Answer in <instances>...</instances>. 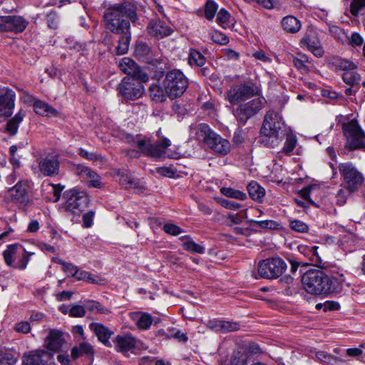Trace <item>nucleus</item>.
<instances>
[{"instance_id": "f257e3e1", "label": "nucleus", "mask_w": 365, "mask_h": 365, "mask_svg": "<svg viewBox=\"0 0 365 365\" xmlns=\"http://www.w3.org/2000/svg\"><path fill=\"white\" fill-rule=\"evenodd\" d=\"M136 6L130 3L117 4L109 7L104 14L106 27L115 34H128L130 21L138 20Z\"/></svg>"}, {"instance_id": "f03ea898", "label": "nucleus", "mask_w": 365, "mask_h": 365, "mask_svg": "<svg viewBox=\"0 0 365 365\" xmlns=\"http://www.w3.org/2000/svg\"><path fill=\"white\" fill-rule=\"evenodd\" d=\"M343 279L329 277L321 269H311L302 276V282L304 289L312 294H324L337 292L341 288Z\"/></svg>"}, {"instance_id": "7ed1b4c3", "label": "nucleus", "mask_w": 365, "mask_h": 365, "mask_svg": "<svg viewBox=\"0 0 365 365\" xmlns=\"http://www.w3.org/2000/svg\"><path fill=\"white\" fill-rule=\"evenodd\" d=\"M287 130L282 115L269 110L264 116L260 130L261 142L267 148H275L284 139Z\"/></svg>"}, {"instance_id": "20e7f679", "label": "nucleus", "mask_w": 365, "mask_h": 365, "mask_svg": "<svg viewBox=\"0 0 365 365\" xmlns=\"http://www.w3.org/2000/svg\"><path fill=\"white\" fill-rule=\"evenodd\" d=\"M196 137L198 140L203 141L216 153L225 155L230 152V142L212 131L210 126L205 123H200L197 125Z\"/></svg>"}, {"instance_id": "39448f33", "label": "nucleus", "mask_w": 365, "mask_h": 365, "mask_svg": "<svg viewBox=\"0 0 365 365\" xmlns=\"http://www.w3.org/2000/svg\"><path fill=\"white\" fill-rule=\"evenodd\" d=\"M188 84L187 77L178 69L168 71L163 80L165 91L170 99L180 97L187 88Z\"/></svg>"}, {"instance_id": "423d86ee", "label": "nucleus", "mask_w": 365, "mask_h": 365, "mask_svg": "<svg viewBox=\"0 0 365 365\" xmlns=\"http://www.w3.org/2000/svg\"><path fill=\"white\" fill-rule=\"evenodd\" d=\"M31 255L21 245L18 244L9 245L3 252L6 264L21 270L26 269Z\"/></svg>"}, {"instance_id": "0eeeda50", "label": "nucleus", "mask_w": 365, "mask_h": 365, "mask_svg": "<svg viewBox=\"0 0 365 365\" xmlns=\"http://www.w3.org/2000/svg\"><path fill=\"white\" fill-rule=\"evenodd\" d=\"M260 93V89L252 83H244L234 85L227 90L226 99L233 105L238 104Z\"/></svg>"}, {"instance_id": "6e6552de", "label": "nucleus", "mask_w": 365, "mask_h": 365, "mask_svg": "<svg viewBox=\"0 0 365 365\" xmlns=\"http://www.w3.org/2000/svg\"><path fill=\"white\" fill-rule=\"evenodd\" d=\"M287 269L284 261L279 258H269L262 260L258 264L257 274L255 278L272 279L281 276Z\"/></svg>"}, {"instance_id": "1a4fd4ad", "label": "nucleus", "mask_w": 365, "mask_h": 365, "mask_svg": "<svg viewBox=\"0 0 365 365\" xmlns=\"http://www.w3.org/2000/svg\"><path fill=\"white\" fill-rule=\"evenodd\" d=\"M66 210L79 215L88 205V197L84 191L78 189L66 190L63 194Z\"/></svg>"}, {"instance_id": "9d476101", "label": "nucleus", "mask_w": 365, "mask_h": 365, "mask_svg": "<svg viewBox=\"0 0 365 365\" xmlns=\"http://www.w3.org/2000/svg\"><path fill=\"white\" fill-rule=\"evenodd\" d=\"M343 131L346 138V147L350 150L365 148V133L356 120H352L344 123Z\"/></svg>"}, {"instance_id": "9b49d317", "label": "nucleus", "mask_w": 365, "mask_h": 365, "mask_svg": "<svg viewBox=\"0 0 365 365\" xmlns=\"http://www.w3.org/2000/svg\"><path fill=\"white\" fill-rule=\"evenodd\" d=\"M160 132L161 129H159L157 133L159 140L155 143L145 139L138 142V148L142 153L152 158H160L165 154V150L171 145V141L167 138H161Z\"/></svg>"}, {"instance_id": "f8f14e48", "label": "nucleus", "mask_w": 365, "mask_h": 365, "mask_svg": "<svg viewBox=\"0 0 365 365\" xmlns=\"http://www.w3.org/2000/svg\"><path fill=\"white\" fill-rule=\"evenodd\" d=\"M264 103V98H254L245 103L240 104L233 111V114L240 123L245 125L249 118L262 109Z\"/></svg>"}, {"instance_id": "ddd939ff", "label": "nucleus", "mask_w": 365, "mask_h": 365, "mask_svg": "<svg viewBox=\"0 0 365 365\" xmlns=\"http://www.w3.org/2000/svg\"><path fill=\"white\" fill-rule=\"evenodd\" d=\"M339 171L350 192H354L361 186L363 182L362 175L351 163L347 162L339 164Z\"/></svg>"}, {"instance_id": "4468645a", "label": "nucleus", "mask_w": 365, "mask_h": 365, "mask_svg": "<svg viewBox=\"0 0 365 365\" xmlns=\"http://www.w3.org/2000/svg\"><path fill=\"white\" fill-rule=\"evenodd\" d=\"M143 82L129 76L124 77L118 86L119 93L125 99L135 100L142 96L144 87Z\"/></svg>"}, {"instance_id": "2eb2a0df", "label": "nucleus", "mask_w": 365, "mask_h": 365, "mask_svg": "<svg viewBox=\"0 0 365 365\" xmlns=\"http://www.w3.org/2000/svg\"><path fill=\"white\" fill-rule=\"evenodd\" d=\"M119 68L129 77L140 82L149 81L148 75L132 59L128 57L123 58L119 63Z\"/></svg>"}, {"instance_id": "dca6fc26", "label": "nucleus", "mask_w": 365, "mask_h": 365, "mask_svg": "<svg viewBox=\"0 0 365 365\" xmlns=\"http://www.w3.org/2000/svg\"><path fill=\"white\" fill-rule=\"evenodd\" d=\"M28 21L19 16H0V31L3 32H23Z\"/></svg>"}, {"instance_id": "f3484780", "label": "nucleus", "mask_w": 365, "mask_h": 365, "mask_svg": "<svg viewBox=\"0 0 365 365\" xmlns=\"http://www.w3.org/2000/svg\"><path fill=\"white\" fill-rule=\"evenodd\" d=\"M16 93L9 88L0 86V115L10 117L15 107Z\"/></svg>"}, {"instance_id": "a211bd4d", "label": "nucleus", "mask_w": 365, "mask_h": 365, "mask_svg": "<svg viewBox=\"0 0 365 365\" xmlns=\"http://www.w3.org/2000/svg\"><path fill=\"white\" fill-rule=\"evenodd\" d=\"M148 33L156 38H162L170 35L172 29L160 19H152L147 26Z\"/></svg>"}, {"instance_id": "6ab92c4d", "label": "nucleus", "mask_w": 365, "mask_h": 365, "mask_svg": "<svg viewBox=\"0 0 365 365\" xmlns=\"http://www.w3.org/2000/svg\"><path fill=\"white\" fill-rule=\"evenodd\" d=\"M66 343L63 333L58 329H51L45 339V346L52 351H58Z\"/></svg>"}, {"instance_id": "aec40b11", "label": "nucleus", "mask_w": 365, "mask_h": 365, "mask_svg": "<svg viewBox=\"0 0 365 365\" xmlns=\"http://www.w3.org/2000/svg\"><path fill=\"white\" fill-rule=\"evenodd\" d=\"M51 357L45 350H36L25 355L23 358L24 365H48L47 361Z\"/></svg>"}, {"instance_id": "412c9836", "label": "nucleus", "mask_w": 365, "mask_h": 365, "mask_svg": "<svg viewBox=\"0 0 365 365\" xmlns=\"http://www.w3.org/2000/svg\"><path fill=\"white\" fill-rule=\"evenodd\" d=\"M29 182L27 180L19 181L13 187L9 190L13 200L17 202H24L28 199Z\"/></svg>"}, {"instance_id": "4be33fe9", "label": "nucleus", "mask_w": 365, "mask_h": 365, "mask_svg": "<svg viewBox=\"0 0 365 365\" xmlns=\"http://www.w3.org/2000/svg\"><path fill=\"white\" fill-rule=\"evenodd\" d=\"M130 317L140 330H148L153 322L158 323L159 320L155 321L152 316L148 312H133L130 313Z\"/></svg>"}, {"instance_id": "5701e85b", "label": "nucleus", "mask_w": 365, "mask_h": 365, "mask_svg": "<svg viewBox=\"0 0 365 365\" xmlns=\"http://www.w3.org/2000/svg\"><path fill=\"white\" fill-rule=\"evenodd\" d=\"M38 168L44 176H55L59 172V163L56 159L45 158L39 160Z\"/></svg>"}, {"instance_id": "b1692460", "label": "nucleus", "mask_w": 365, "mask_h": 365, "mask_svg": "<svg viewBox=\"0 0 365 365\" xmlns=\"http://www.w3.org/2000/svg\"><path fill=\"white\" fill-rule=\"evenodd\" d=\"M300 44L302 46L307 47L308 50L317 57H322L324 54V51L321 46V43L317 37L312 36L309 34H306L300 41Z\"/></svg>"}, {"instance_id": "393cba45", "label": "nucleus", "mask_w": 365, "mask_h": 365, "mask_svg": "<svg viewBox=\"0 0 365 365\" xmlns=\"http://www.w3.org/2000/svg\"><path fill=\"white\" fill-rule=\"evenodd\" d=\"M30 102L33 103L34 110L36 114L43 116L56 115L57 110L46 103L45 101L36 99L34 96H29Z\"/></svg>"}, {"instance_id": "a878e982", "label": "nucleus", "mask_w": 365, "mask_h": 365, "mask_svg": "<svg viewBox=\"0 0 365 365\" xmlns=\"http://www.w3.org/2000/svg\"><path fill=\"white\" fill-rule=\"evenodd\" d=\"M114 343L118 351L126 353L135 347L136 341L130 335H118Z\"/></svg>"}, {"instance_id": "bb28decb", "label": "nucleus", "mask_w": 365, "mask_h": 365, "mask_svg": "<svg viewBox=\"0 0 365 365\" xmlns=\"http://www.w3.org/2000/svg\"><path fill=\"white\" fill-rule=\"evenodd\" d=\"M90 328L95 332L99 341L107 346H111L109 339L113 334L112 331L100 323H92Z\"/></svg>"}, {"instance_id": "cd10ccee", "label": "nucleus", "mask_w": 365, "mask_h": 365, "mask_svg": "<svg viewBox=\"0 0 365 365\" xmlns=\"http://www.w3.org/2000/svg\"><path fill=\"white\" fill-rule=\"evenodd\" d=\"M317 246H300L299 247L300 252L309 259L311 264L317 267H323L322 260L317 252Z\"/></svg>"}, {"instance_id": "c85d7f7f", "label": "nucleus", "mask_w": 365, "mask_h": 365, "mask_svg": "<svg viewBox=\"0 0 365 365\" xmlns=\"http://www.w3.org/2000/svg\"><path fill=\"white\" fill-rule=\"evenodd\" d=\"M281 26L286 32L296 34L300 30L302 24L296 17L289 15L282 19Z\"/></svg>"}, {"instance_id": "c756f323", "label": "nucleus", "mask_w": 365, "mask_h": 365, "mask_svg": "<svg viewBox=\"0 0 365 365\" xmlns=\"http://www.w3.org/2000/svg\"><path fill=\"white\" fill-rule=\"evenodd\" d=\"M25 115V111L23 109H20L18 113L7 122L6 130L9 135H15L17 133L19 124L23 121Z\"/></svg>"}, {"instance_id": "7c9ffc66", "label": "nucleus", "mask_w": 365, "mask_h": 365, "mask_svg": "<svg viewBox=\"0 0 365 365\" xmlns=\"http://www.w3.org/2000/svg\"><path fill=\"white\" fill-rule=\"evenodd\" d=\"M93 354L94 349L93 346L86 341L81 342L78 346H74L71 349V356L74 359L83 355L92 356Z\"/></svg>"}, {"instance_id": "2f4dec72", "label": "nucleus", "mask_w": 365, "mask_h": 365, "mask_svg": "<svg viewBox=\"0 0 365 365\" xmlns=\"http://www.w3.org/2000/svg\"><path fill=\"white\" fill-rule=\"evenodd\" d=\"M180 240L182 242V246L186 251L198 254H203L205 251L204 247L195 243L189 235L182 236Z\"/></svg>"}, {"instance_id": "473e14b6", "label": "nucleus", "mask_w": 365, "mask_h": 365, "mask_svg": "<svg viewBox=\"0 0 365 365\" xmlns=\"http://www.w3.org/2000/svg\"><path fill=\"white\" fill-rule=\"evenodd\" d=\"M284 138L285 142L282 152L287 155H291L297 146V138L292 132L287 130Z\"/></svg>"}, {"instance_id": "72a5a7b5", "label": "nucleus", "mask_w": 365, "mask_h": 365, "mask_svg": "<svg viewBox=\"0 0 365 365\" xmlns=\"http://www.w3.org/2000/svg\"><path fill=\"white\" fill-rule=\"evenodd\" d=\"M75 277L77 280H83L91 284H103L105 283V280L101 277L87 271L80 270L78 268Z\"/></svg>"}, {"instance_id": "f704fd0d", "label": "nucleus", "mask_w": 365, "mask_h": 365, "mask_svg": "<svg viewBox=\"0 0 365 365\" xmlns=\"http://www.w3.org/2000/svg\"><path fill=\"white\" fill-rule=\"evenodd\" d=\"M247 189L250 197L254 200H260L265 195L264 189L256 181L250 182Z\"/></svg>"}, {"instance_id": "c9c22d12", "label": "nucleus", "mask_w": 365, "mask_h": 365, "mask_svg": "<svg viewBox=\"0 0 365 365\" xmlns=\"http://www.w3.org/2000/svg\"><path fill=\"white\" fill-rule=\"evenodd\" d=\"M247 222L250 225H257L259 227L264 230H279L281 228V225L277 221L272 220H248Z\"/></svg>"}, {"instance_id": "e433bc0d", "label": "nucleus", "mask_w": 365, "mask_h": 365, "mask_svg": "<svg viewBox=\"0 0 365 365\" xmlns=\"http://www.w3.org/2000/svg\"><path fill=\"white\" fill-rule=\"evenodd\" d=\"M84 306L89 312L96 314H108L110 311L103 306L100 302L94 300H87L85 302Z\"/></svg>"}, {"instance_id": "4c0bfd02", "label": "nucleus", "mask_w": 365, "mask_h": 365, "mask_svg": "<svg viewBox=\"0 0 365 365\" xmlns=\"http://www.w3.org/2000/svg\"><path fill=\"white\" fill-rule=\"evenodd\" d=\"M220 192L227 197L235 198L239 200H245L247 199L245 192L232 187H222Z\"/></svg>"}, {"instance_id": "58836bf2", "label": "nucleus", "mask_w": 365, "mask_h": 365, "mask_svg": "<svg viewBox=\"0 0 365 365\" xmlns=\"http://www.w3.org/2000/svg\"><path fill=\"white\" fill-rule=\"evenodd\" d=\"M151 98L157 102H163L166 100V93L160 86L153 84L149 89Z\"/></svg>"}, {"instance_id": "ea45409f", "label": "nucleus", "mask_w": 365, "mask_h": 365, "mask_svg": "<svg viewBox=\"0 0 365 365\" xmlns=\"http://www.w3.org/2000/svg\"><path fill=\"white\" fill-rule=\"evenodd\" d=\"M342 78L346 84L353 87L359 83L361 76L354 70H349L343 73Z\"/></svg>"}, {"instance_id": "a19ab883", "label": "nucleus", "mask_w": 365, "mask_h": 365, "mask_svg": "<svg viewBox=\"0 0 365 365\" xmlns=\"http://www.w3.org/2000/svg\"><path fill=\"white\" fill-rule=\"evenodd\" d=\"M188 61L191 66L196 65L197 66H202L205 63V58L198 51L190 49Z\"/></svg>"}, {"instance_id": "79ce46f5", "label": "nucleus", "mask_w": 365, "mask_h": 365, "mask_svg": "<svg viewBox=\"0 0 365 365\" xmlns=\"http://www.w3.org/2000/svg\"><path fill=\"white\" fill-rule=\"evenodd\" d=\"M122 34L123 36L118 40V45L116 47V51L118 55L127 53L130 44V33Z\"/></svg>"}, {"instance_id": "37998d69", "label": "nucleus", "mask_w": 365, "mask_h": 365, "mask_svg": "<svg viewBox=\"0 0 365 365\" xmlns=\"http://www.w3.org/2000/svg\"><path fill=\"white\" fill-rule=\"evenodd\" d=\"M332 64L336 69L346 71L354 70L356 68L353 62L344 58H335Z\"/></svg>"}, {"instance_id": "c03bdc74", "label": "nucleus", "mask_w": 365, "mask_h": 365, "mask_svg": "<svg viewBox=\"0 0 365 365\" xmlns=\"http://www.w3.org/2000/svg\"><path fill=\"white\" fill-rule=\"evenodd\" d=\"M230 14L225 9H221L217 14V23L223 29L229 26Z\"/></svg>"}, {"instance_id": "a18cd8bd", "label": "nucleus", "mask_w": 365, "mask_h": 365, "mask_svg": "<svg viewBox=\"0 0 365 365\" xmlns=\"http://www.w3.org/2000/svg\"><path fill=\"white\" fill-rule=\"evenodd\" d=\"M218 9V5L212 0H207L205 5V16L207 20H212Z\"/></svg>"}, {"instance_id": "49530a36", "label": "nucleus", "mask_w": 365, "mask_h": 365, "mask_svg": "<svg viewBox=\"0 0 365 365\" xmlns=\"http://www.w3.org/2000/svg\"><path fill=\"white\" fill-rule=\"evenodd\" d=\"M150 53V47L145 43H138L135 48V56L141 59L147 58Z\"/></svg>"}, {"instance_id": "de8ad7c7", "label": "nucleus", "mask_w": 365, "mask_h": 365, "mask_svg": "<svg viewBox=\"0 0 365 365\" xmlns=\"http://www.w3.org/2000/svg\"><path fill=\"white\" fill-rule=\"evenodd\" d=\"M308 58L306 56H302L300 58H294L293 64L302 73H307L309 71V67L306 65Z\"/></svg>"}, {"instance_id": "09e8293b", "label": "nucleus", "mask_w": 365, "mask_h": 365, "mask_svg": "<svg viewBox=\"0 0 365 365\" xmlns=\"http://www.w3.org/2000/svg\"><path fill=\"white\" fill-rule=\"evenodd\" d=\"M118 175L119 176V182L125 188L135 187V183L128 173L125 171H118Z\"/></svg>"}, {"instance_id": "8fccbe9b", "label": "nucleus", "mask_w": 365, "mask_h": 365, "mask_svg": "<svg viewBox=\"0 0 365 365\" xmlns=\"http://www.w3.org/2000/svg\"><path fill=\"white\" fill-rule=\"evenodd\" d=\"M289 227L292 230L301 233H307L309 231L308 225L299 220H289Z\"/></svg>"}, {"instance_id": "3c124183", "label": "nucleus", "mask_w": 365, "mask_h": 365, "mask_svg": "<svg viewBox=\"0 0 365 365\" xmlns=\"http://www.w3.org/2000/svg\"><path fill=\"white\" fill-rule=\"evenodd\" d=\"M84 178L89 180V184L91 187H99L101 185V177L91 169L86 173V176Z\"/></svg>"}, {"instance_id": "603ef678", "label": "nucleus", "mask_w": 365, "mask_h": 365, "mask_svg": "<svg viewBox=\"0 0 365 365\" xmlns=\"http://www.w3.org/2000/svg\"><path fill=\"white\" fill-rule=\"evenodd\" d=\"M210 36L212 41L216 43L226 45L229 43V38L220 31H213L210 34Z\"/></svg>"}, {"instance_id": "864d4df0", "label": "nucleus", "mask_w": 365, "mask_h": 365, "mask_svg": "<svg viewBox=\"0 0 365 365\" xmlns=\"http://www.w3.org/2000/svg\"><path fill=\"white\" fill-rule=\"evenodd\" d=\"M364 8L365 0H352L350 4V12L354 16H357Z\"/></svg>"}, {"instance_id": "5fc2aeb1", "label": "nucleus", "mask_w": 365, "mask_h": 365, "mask_svg": "<svg viewBox=\"0 0 365 365\" xmlns=\"http://www.w3.org/2000/svg\"><path fill=\"white\" fill-rule=\"evenodd\" d=\"M163 230L167 234L173 236H177L182 232V230L180 227L171 222L165 223L163 226Z\"/></svg>"}, {"instance_id": "6e6d98bb", "label": "nucleus", "mask_w": 365, "mask_h": 365, "mask_svg": "<svg viewBox=\"0 0 365 365\" xmlns=\"http://www.w3.org/2000/svg\"><path fill=\"white\" fill-rule=\"evenodd\" d=\"M216 200L218 203H220L222 207L227 209H230L232 210H237L241 207V205L240 203L235 202L234 201H231L223 198H218Z\"/></svg>"}, {"instance_id": "4d7b16f0", "label": "nucleus", "mask_w": 365, "mask_h": 365, "mask_svg": "<svg viewBox=\"0 0 365 365\" xmlns=\"http://www.w3.org/2000/svg\"><path fill=\"white\" fill-rule=\"evenodd\" d=\"M86 307L75 304L69 309V316L72 317H83L86 314Z\"/></svg>"}, {"instance_id": "13d9d810", "label": "nucleus", "mask_w": 365, "mask_h": 365, "mask_svg": "<svg viewBox=\"0 0 365 365\" xmlns=\"http://www.w3.org/2000/svg\"><path fill=\"white\" fill-rule=\"evenodd\" d=\"M346 186V189L341 188L339 189L336 195V203L339 205H343L346 201V197L347 195L351 193Z\"/></svg>"}, {"instance_id": "bf43d9fd", "label": "nucleus", "mask_w": 365, "mask_h": 365, "mask_svg": "<svg viewBox=\"0 0 365 365\" xmlns=\"http://www.w3.org/2000/svg\"><path fill=\"white\" fill-rule=\"evenodd\" d=\"M31 325L29 322L21 321L16 323L14 326V330L19 333L28 334L31 331Z\"/></svg>"}, {"instance_id": "052dcab7", "label": "nucleus", "mask_w": 365, "mask_h": 365, "mask_svg": "<svg viewBox=\"0 0 365 365\" xmlns=\"http://www.w3.org/2000/svg\"><path fill=\"white\" fill-rule=\"evenodd\" d=\"M230 365H247L246 357L240 352L235 353L232 356Z\"/></svg>"}, {"instance_id": "680f3d73", "label": "nucleus", "mask_w": 365, "mask_h": 365, "mask_svg": "<svg viewBox=\"0 0 365 365\" xmlns=\"http://www.w3.org/2000/svg\"><path fill=\"white\" fill-rule=\"evenodd\" d=\"M16 359L11 354H4L0 351V365H12Z\"/></svg>"}, {"instance_id": "e2e57ef3", "label": "nucleus", "mask_w": 365, "mask_h": 365, "mask_svg": "<svg viewBox=\"0 0 365 365\" xmlns=\"http://www.w3.org/2000/svg\"><path fill=\"white\" fill-rule=\"evenodd\" d=\"M222 331H233L239 329L240 325L237 322L222 321Z\"/></svg>"}, {"instance_id": "0e129e2a", "label": "nucleus", "mask_w": 365, "mask_h": 365, "mask_svg": "<svg viewBox=\"0 0 365 365\" xmlns=\"http://www.w3.org/2000/svg\"><path fill=\"white\" fill-rule=\"evenodd\" d=\"M62 269L68 276L75 277L78 271V267L73 263L66 262V264H63Z\"/></svg>"}, {"instance_id": "69168bd1", "label": "nucleus", "mask_w": 365, "mask_h": 365, "mask_svg": "<svg viewBox=\"0 0 365 365\" xmlns=\"http://www.w3.org/2000/svg\"><path fill=\"white\" fill-rule=\"evenodd\" d=\"M79 155L87 160L93 161L98 160H101L103 159V158L101 155H98L94 153H89L88 151L84 149L80 150Z\"/></svg>"}, {"instance_id": "338daca9", "label": "nucleus", "mask_w": 365, "mask_h": 365, "mask_svg": "<svg viewBox=\"0 0 365 365\" xmlns=\"http://www.w3.org/2000/svg\"><path fill=\"white\" fill-rule=\"evenodd\" d=\"M364 42L363 38L359 33L354 32L349 38V43L352 46H359L362 45Z\"/></svg>"}, {"instance_id": "774afa93", "label": "nucleus", "mask_w": 365, "mask_h": 365, "mask_svg": "<svg viewBox=\"0 0 365 365\" xmlns=\"http://www.w3.org/2000/svg\"><path fill=\"white\" fill-rule=\"evenodd\" d=\"M89 168L83 165H81V164H78V165H74L73 166V171L78 175H79L80 177L84 178V177L86 176V173H88V171L89 170Z\"/></svg>"}]
</instances>
